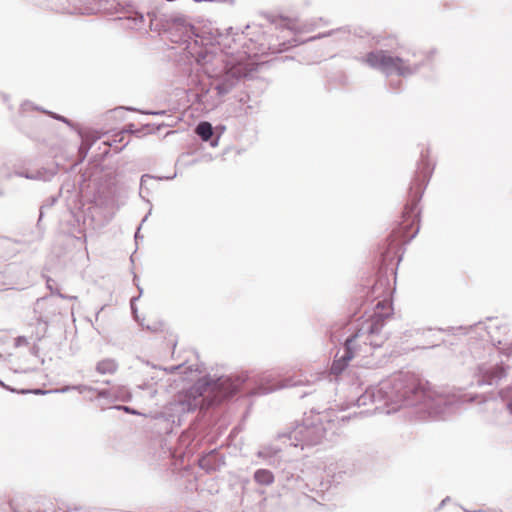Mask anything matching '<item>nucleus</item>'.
<instances>
[{
	"label": "nucleus",
	"mask_w": 512,
	"mask_h": 512,
	"mask_svg": "<svg viewBox=\"0 0 512 512\" xmlns=\"http://www.w3.org/2000/svg\"><path fill=\"white\" fill-rule=\"evenodd\" d=\"M107 395H108V393L105 391L99 393V396H107Z\"/></svg>",
	"instance_id": "13"
},
{
	"label": "nucleus",
	"mask_w": 512,
	"mask_h": 512,
	"mask_svg": "<svg viewBox=\"0 0 512 512\" xmlns=\"http://www.w3.org/2000/svg\"><path fill=\"white\" fill-rule=\"evenodd\" d=\"M254 479L261 485H269L273 483L274 476L271 471L266 469L257 470L254 474Z\"/></svg>",
	"instance_id": "8"
},
{
	"label": "nucleus",
	"mask_w": 512,
	"mask_h": 512,
	"mask_svg": "<svg viewBox=\"0 0 512 512\" xmlns=\"http://www.w3.org/2000/svg\"><path fill=\"white\" fill-rule=\"evenodd\" d=\"M418 214L417 200L413 199L405 205L402 215L403 221L397 232L401 234L404 242L413 238L418 232Z\"/></svg>",
	"instance_id": "4"
},
{
	"label": "nucleus",
	"mask_w": 512,
	"mask_h": 512,
	"mask_svg": "<svg viewBox=\"0 0 512 512\" xmlns=\"http://www.w3.org/2000/svg\"><path fill=\"white\" fill-rule=\"evenodd\" d=\"M12 391H17V392H20V393H29L30 390L29 389H18V388H11Z\"/></svg>",
	"instance_id": "10"
},
{
	"label": "nucleus",
	"mask_w": 512,
	"mask_h": 512,
	"mask_svg": "<svg viewBox=\"0 0 512 512\" xmlns=\"http://www.w3.org/2000/svg\"><path fill=\"white\" fill-rule=\"evenodd\" d=\"M467 512H480V509H470V508H464Z\"/></svg>",
	"instance_id": "12"
},
{
	"label": "nucleus",
	"mask_w": 512,
	"mask_h": 512,
	"mask_svg": "<svg viewBox=\"0 0 512 512\" xmlns=\"http://www.w3.org/2000/svg\"><path fill=\"white\" fill-rule=\"evenodd\" d=\"M423 394L424 391L416 378L404 376L393 380L389 397L393 403L403 405L417 400Z\"/></svg>",
	"instance_id": "3"
},
{
	"label": "nucleus",
	"mask_w": 512,
	"mask_h": 512,
	"mask_svg": "<svg viewBox=\"0 0 512 512\" xmlns=\"http://www.w3.org/2000/svg\"><path fill=\"white\" fill-rule=\"evenodd\" d=\"M196 133L203 141H208L213 134L212 125L209 122H201L196 127Z\"/></svg>",
	"instance_id": "9"
},
{
	"label": "nucleus",
	"mask_w": 512,
	"mask_h": 512,
	"mask_svg": "<svg viewBox=\"0 0 512 512\" xmlns=\"http://www.w3.org/2000/svg\"><path fill=\"white\" fill-rule=\"evenodd\" d=\"M358 339L359 338H356V336L353 335L351 338L346 340V354L341 359L335 360L333 362L331 366V372L333 374H340L345 369L348 362L354 357L355 343Z\"/></svg>",
	"instance_id": "5"
},
{
	"label": "nucleus",
	"mask_w": 512,
	"mask_h": 512,
	"mask_svg": "<svg viewBox=\"0 0 512 512\" xmlns=\"http://www.w3.org/2000/svg\"><path fill=\"white\" fill-rule=\"evenodd\" d=\"M363 62L386 75L396 74L404 77L413 72V69L406 60L393 56L388 51L382 49L367 53L363 58Z\"/></svg>",
	"instance_id": "1"
},
{
	"label": "nucleus",
	"mask_w": 512,
	"mask_h": 512,
	"mask_svg": "<svg viewBox=\"0 0 512 512\" xmlns=\"http://www.w3.org/2000/svg\"><path fill=\"white\" fill-rule=\"evenodd\" d=\"M119 409H123L124 411L128 412V413H132V414H136L135 411L133 410H130L128 407L126 406H122V407H118Z\"/></svg>",
	"instance_id": "11"
},
{
	"label": "nucleus",
	"mask_w": 512,
	"mask_h": 512,
	"mask_svg": "<svg viewBox=\"0 0 512 512\" xmlns=\"http://www.w3.org/2000/svg\"><path fill=\"white\" fill-rule=\"evenodd\" d=\"M117 363L112 359H103L96 365V371L101 375H111L117 371Z\"/></svg>",
	"instance_id": "7"
},
{
	"label": "nucleus",
	"mask_w": 512,
	"mask_h": 512,
	"mask_svg": "<svg viewBox=\"0 0 512 512\" xmlns=\"http://www.w3.org/2000/svg\"><path fill=\"white\" fill-rule=\"evenodd\" d=\"M232 383L229 380L221 381L220 383L208 385L205 391L207 390H217L215 398L213 400L208 401L207 405H211L215 402L221 401L223 398H226L234 393V390L231 389Z\"/></svg>",
	"instance_id": "6"
},
{
	"label": "nucleus",
	"mask_w": 512,
	"mask_h": 512,
	"mask_svg": "<svg viewBox=\"0 0 512 512\" xmlns=\"http://www.w3.org/2000/svg\"><path fill=\"white\" fill-rule=\"evenodd\" d=\"M393 313L391 300L385 299L377 303L374 313L363 321L361 327L354 334L356 338L364 339L365 344L378 345L373 341L372 336L382 329L386 319Z\"/></svg>",
	"instance_id": "2"
}]
</instances>
